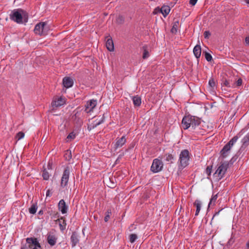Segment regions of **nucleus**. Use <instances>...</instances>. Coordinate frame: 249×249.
I'll return each mask as SVG.
<instances>
[{
  "mask_svg": "<svg viewBox=\"0 0 249 249\" xmlns=\"http://www.w3.org/2000/svg\"><path fill=\"white\" fill-rule=\"evenodd\" d=\"M245 129H242L238 134L233 137L222 148L220 151V157L224 159L226 158L230 153V150L233 145L237 142L239 138H240L245 132Z\"/></svg>",
  "mask_w": 249,
  "mask_h": 249,
  "instance_id": "nucleus-1",
  "label": "nucleus"
},
{
  "mask_svg": "<svg viewBox=\"0 0 249 249\" xmlns=\"http://www.w3.org/2000/svg\"><path fill=\"white\" fill-rule=\"evenodd\" d=\"M10 18L11 20L19 24L26 23L28 21L27 14L21 9L14 10L10 15Z\"/></svg>",
  "mask_w": 249,
  "mask_h": 249,
  "instance_id": "nucleus-2",
  "label": "nucleus"
},
{
  "mask_svg": "<svg viewBox=\"0 0 249 249\" xmlns=\"http://www.w3.org/2000/svg\"><path fill=\"white\" fill-rule=\"evenodd\" d=\"M190 152L187 149L182 150L179 155L178 160V168L182 170L189 164V161L190 159Z\"/></svg>",
  "mask_w": 249,
  "mask_h": 249,
  "instance_id": "nucleus-3",
  "label": "nucleus"
},
{
  "mask_svg": "<svg viewBox=\"0 0 249 249\" xmlns=\"http://www.w3.org/2000/svg\"><path fill=\"white\" fill-rule=\"evenodd\" d=\"M26 244L22 246L20 249H38L41 246L37 238L28 237L26 239Z\"/></svg>",
  "mask_w": 249,
  "mask_h": 249,
  "instance_id": "nucleus-4",
  "label": "nucleus"
},
{
  "mask_svg": "<svg viewBox=\"0 0 249 249\" xmlns=\"http://www.w3.org/2000/svg\"><path fill=\"white\" fill-rule=\"evenodd\" d=\"M229 166V162L228 161L221 162L220 165L215 171L213 176L218 180L221 179L225 175L227 169Z\"/></svg>",
  "mask_w": 249,
  "mask_h": 249,
  "instance_id": "nucleus-5",
  "label": "nucleus"
},
{
  "mask_svg": "<svg viewBox=\"0 0 249 249\" xmlns=\"http://www.w3.org/2000/svg\"><path fill=\"white\" fill-rule=\"evenodd\" d=\"M49 27L46 22H41L37 24L35 27L34 32L36 35L45 36L49 31Z\"/></svg>",
  "mask_w": 249,
  "mask_h": 249,
  "instance_id": "nucleus-6",
  "label": "nucleus"
},
{
  "mask_svg": "<svg viewBox=\"0 0 249 249\" xmlns=\"http://www.w3.org/2000/svg\"><path fill=\"white\" fill-rule=\"evenodd\" d=\"M163 165L162 162L160 160L155 159L153 161L151 170L153 173H158L162 170Z\"/></svg>",
  "mask_w": 249,
  "mask_h": 249,
  "instance_id": "nucleus-7",
  "label": "nucleus"
},
{
  "mask_svg": "<svg viewBox=\"0 0 249 249\" xmlns=\"http://www.w3.org/2000/svg\"><path fill=\"white\" fill-rule=\"evenodd\" d=\"M70 174V169L69 167H66L63 172L61 179V186L63 188L67 186Z\"/></svg>",
  "mask_w": 249,
  "mask_h": 249,
  "instance_id": "nucleus-8",
  "label": "nucleus"
},
{
  "mask_svg": "<svg viewBox=\"0 0 249 249\" xmlns=\"http://www.w3.org/2000/svg\"><path fill=\"white\" fill-rule=\"evenodd\" d=\"M170 11V8L169 6L167 5L162 6L161 8L157 7L153 11L154 14H156L158 12L161 13L164 17H166L167 15L169 13Z\"/></svg>",
  "mask_w": 249,
  "mask_h": 249,
  "instance_id": "nucleus-9",
  "label": "nucleus"
},
{
  "mask_svg": "<svg viewBox=\"0 0 249 249\" xmlns=\"http://www.w3.org/2000/svg\"><path fill=\"white\" fill-rule=\"evenodd\" d=\"M97 101L96 100L92 99L87 102L85 105V111L87 113H89L93 110L94 108L96 106Z\"/></svg>",
  "mask_w": 249,
  "mask_h": 249,
  "instance_id": "nucleus-10",
  "label": "nucleus"
},
{
  "mask_svg": "<svg viewBox=\"0 0 249 249\" xmlns=\"http://www.w3.org/2000/svg\"><path fill=\"white\" fill-rule=\"evenodd\" d=\"M191 115L185 116L183 118L182 120V125L184 129H187L191 127Z\"/></svg>",
  "mask_w": 249,
  "mask_h": 249,
  "instance_id": "nucleus-11",
  "label": "nucleus"
},
{
  "mask_svg": "<svg viewBox=\"0 0 249 249\" xmlns=\"http://www.w3.org/2000/svg\"><path fill=\"white\" fill-rule=\"evenodd\" d=\"M57 237L53 233L49 232L47 234V242L51 246H54L57 241Z\"/></svg>",
  "mask_w": 249,
  "mask_h": 249,
  "instance_id": "nucleus-12",
  "label": "nucleus"
},
{
  "mask_svg": "<svg viewBox=\"0 0 249 249\" xmlns=\"http://www.w3.org/2000/svg\"><path fill=\"white\" fill-rule=\"evenodd\" d=\"M65 104V98L60 97L54 100L52 103L53 107H59Z\"/></svg>",
  "mask_w": 249,
  "mask_h": 249,
  "instance_id": "nucleus-13",
  "label": "nucleus"
},
{
  "mask_svg": "<svg viewBox=\"0 0 249 249\" xmlns=\"http://www.w3.org/2000/svg\"><path fill=\"white\" fill-rule=\"evenodd\" d=\"M63 84L64 87L69 88L73 86V81L70 77H65L63 79Z\"/></svg>",
  "mask_w": 249,
  "mask_h": 249,
  "instance_id": "nucleus-14",
  "label": "nucleus"
},
{
  "mask_svg": "<svg viewBox=\"0 0 249 249\" xmlns=\"http://www.w3.org/2000/svg\"><path fill=\"white\" fill-rule=\"evenodd\" d=\"M58 209L62 214L66 213L67 211V207L66 205L65 201L61 199L59 201L58 205Z\"/></svg>",
  "mask_w": 249,
  "mask_h": 249,
  "instance_id": "nucleus-15",
  "label": "nucleus"
},
{
  "mask_svg": "<svg viewBox=\"0 0 249 249\" xmlns=\"http://www.w3.org/2000/svg\"><path fill=\"white\" fill-rule=\"evenodd\" d=\"M126 140L125 136H123L121 138L116 140V142L115 144V148L116 149L121 147L126 142Z\"/></svg>",
  "mask_w": 249,
  "mask_h": 249,
  "instance_id": "nucleus-16",
  "label": "nucleus"
},
{
  "mask_svg": "<svg viewBox=\"0 0 249 249\" xmlns=\"http://www.w3.org/2000/svg\"><path fill=\"white\" fill-rule=\"evenodd\" d=\"M71 247L72 248L75 247L77 243H78L79 239L77 234L75 232H72L71 237Z\"/></svg>",
  "mask_w": 249,
  "mask_h": 249,
  "instance_id": "nucleus-17",
  "label": "nucleus"
},
{
  "mask_svg": "<svg viewBox=\"0 0 249 249\" xmlns=\"http://www.w3.org/2000/svg\"><path fill=\"white\" fill-rule=\"evenodd\" d=\"M191 126L192 127V128H195L197 126H198L201 122V120L200 118H199L197 117L194 116H191Z\"/></svg>",
  "mask_w": 249,
  "mask_h": 249,
  "instance_id": "nucleus-18",
  "label": "nucleus"
},
{
  "mask_svg": "<svg viewBox=\"0 0 249 249\" xmlns=\"http://www.w3.org/2000/svg\"><path fill=\"white\" fill-rule=\"evenodd\" d=\"M106 47L109 51H113L114 49V44L111 38H107L106 40Z\"/></svg>",
  "mask_w": 249,
  "mask_h": 249,
  "instance_id": "nucleus-19",
  "label": "nucleus"
},
{
  "mask_svg": "<svg viewBox=\"0 0 249 249\" xmlns=\"http://www.w3.org/2000/svg\"><path fill=\"white\" fill-rule=\"evenodd\" d=\"M193 53L195 56L198 58L200 57L201 53V49L200 45H196L193 49Z\"/></svg>",
  "mask_w": 249,
  "mask_h": 249,
  "instance_id": "nucleus-20",
  "label": "nucleus"
},
{
  "mask_svg": "<svg viewBox=\"0 0 249 249\" xmlns=\"http://www.w3.org/2000/svg\"><path fill=\"white\" fill-rule=\"evenodd\" d=\"M194 205L196 206V208L195 215L197 216V215H198L199 212L201 210L202 203L200 200L197 199L194 203Z\"/></svg>",
  "mask_w": 249,
  "mask_h": 249,
  "instance_id": "nucleus-21",
  "label": "nucleus"
},
{
  "mask_svg": "<svg viewBox=\"0 0 249 249\" xmlns=\"http://www.w3.org/2000/svg\"><path fill=\"white\" fill-rule=\"evenodd\" d=\"M164 158L166 161L168 162L169 163H173V161L174 159V156L171 154H166L164 156Z\"/></svg>",
  "mask_w": 249,
  "mask_h": 249,
  "instance_id": "nucleus-22",
  "label": "nucleus"
},
{
  "mask_svg": "<svg viewBox=\"0 0 249 249\" xmlns=\"http://www.w3.org/2000/svg\"><path fill=\"white\" fill-rule=\"evenodd\" d=\"M132 100H133V104L135 106L139 107L141 105V103H142L141 98L139 96H133L132 98Z\"/></svg>",
  "mask_w": 249,
  "mask_h": 249,
  "instance_id": "nucleus-23",
  "label": "nucleus"
},
{
  "mask_svg": "<svg viewBox=\"0 0 249 249\" xmlns=\"http://www.w3.org/2000/svg\"><path fill=\"white\" fill-rule=\"evenodd\" d=\"M37 203L33 204L31 207L29 209V212L31 214H35L36 213V211L37 210Z\"/></svg>",
  "mask_w": 249,
  "mask_h": 249,
  "instance_id": "nucleus-24",
  "label": "nucleus"
},
{
  "mask_svg": "<svg viewBox=\"0 0 249 249\" xmlns=\"http://www.w3.org/2000/svg\"><path fill=\"white\" fill-rule=\"evenodd\" d=\"M242 143L245 146H248L249 144V133L243 138Z\"/></svg>",
  "mask_w": 249,
  "mask_h": 249,
  "instance_id": "nucleus-25",
  "label": "nucleus"
},
{
  "mask_svg": "<svg viewBox=\"0 0 249 249\" xmlns=\"http://www.w3.org/2000/svg\"><path fill=\"white\" fill-rule=\"evenodd\" d=\"M178 24H179L178 21H176L174 22L173 26L171 29V32L172 33H176L177 32Z\"/></svg>",
  "mask_w": 249,
  "mask_h": 249,
  "instance_id": "nucleus-26",
  "label": "nucleus"
},
{
  "mask_svg": "<svg viewBox=\"0 0 249 249\" xmlns=\"http://www.w3.org/2000/svg\"><path fill=\"white\" fill-rule=\"evenodd\" d=\"M242 84V79L238 78V80L233 84H232L231 88H235L237 87L241 86Z\"/></svg>",
  "mask_w": 249,
  "mask_h": 249,
  "instance_id": "nucleus-27",
  "label": "nucleus"
},
{
  "mask_svg": "<svg viewBox=\"0 0 249 249\" xmlns=\"http://www.w3.org/2000/svg\"><path fill=\"white\" fill-rule=\"evenodd\" d=\"M138 236L136 234H131L129 236V240L131 243H133L134 242H135Z\"/></svg>",
  "mask_w": 249,
  "mask_h": 249,
  "instance_id": "nucleus-28",
  "label": "nucleus"
},
{
  "mask_svg": "<svg viewBox=\"0 0 249 249\" xmlns=\"http://www.w3.org/2000/svg\"><path fill=\"white\" fill-rule=\"evenodd\" d=\"M64 157L66 160H70L71 159V151L69 150H67L65 152Z\"/></svg>",
  "mask_w": 249,
  "mask_h": 249,
  "instance_id": "nucleus-29",
  "label": "nucleus"
},
{
  "mask_svg": "<svg viewBox=\"0 0 249 249\" xmlns=\"http://www.w3.org/2000/svg\"><path fill=\"white\" fill-rule=\"evenodd\" d=\"M217 198V195H215L212 196V198L210 199V201L209 203V207L210 206V205L214 204L215 202L216 201V199Z\"/></svg>",
  "mask_w": 249,
  "mask_h": 249,
  "instance_id": "nucleus-30",
  "label": "nucleus"
},
{
  "mask_svg": "<svg viewBox=\"0 0 249 249\" xmlns=\"http://www.w3.org/2000/svg\"><path fill=\"white\" fill-rule=\"evenodd\" d=\"M42 177L44 180H48L50 178L49 173L46 170L43 171Z\"/></svg>",
  "mask_w": 249,
  "mask_h": 249,
  "instance_id": "nucleus-31",
  "label": "nucleus"
},
{
  "mask_svg": "<svg viewBox=\"0 0 249 249\" xmlns=\"http://www.w3.org/2000/svg\"><path fill=\"white\" fill-rule=\"evenodd\" d=\"M209 85L212 89H213L214 87H215V83L213 79H210L209 81Z\"/></svg>",
  "mask_w": 249,
  "mask_h": 249,
  "instance_id": "nucleus-32",
  "label": "nucleus"
},
{
  "mask_svg": "<svg viewBox=\"0 0 249 249\" xmlns=\"http://www.w3.org/2000/svg\"><path fill=\"white\" fill-rule=\"evenodd\" d=\"M75 138V134L73 132L70 133L67 137V141L73 140Z\"/></svg>",
  "mask_w": 249,
  "mask_h": 249,
  "instance_id": "nucleus-33",
  "label": "nucleus"
},
{
  "mask_svg": "<svg viewBox=\"0 0 249 249\" xmlns=\"http://www.w3.org/2000/svg\"><path fill=\"white\" fill-rule=\"evenodd\" d=\"M212 168V166H208L205 170V173L208 176V178H209V177L211 176Z\"/></svg>",
  "mask_w": 249,
  "mask_h": 249,
  "instance_id": "nucleus-34",
  "label": "nucleus"
},
{
  "mask_svg": "<svg viewBox=\"0 0 249 249\" xmlns=\"http://www.w3.org/2000/svg\"><path fill=\"white\" fill-rule=\"evenodd\" d=\"M24 137V133L21 131L19 132L16 135V138L18 140L22 139Z\"/></svg>",
  "mask_w": 249,
  "mask_h": 249,
  "instance_id": "nucleus-35",
  "label": "nucleus"
},
{
  "mask_svg": "<svg viewBox=\"0 0 249 249\" xmlns=\"http://www.w3.org/2000/svg\"><path fill=\"white\" fill-rule=\"evenodd\" d=\"M205 57L206 59L208 61H211L212 59V55L208 53H206L205 54Z\"/></svg>",
  "mask_w": 249,
  "mask_h": 249,
  "instance_id": "nucleus-36",
  "label": "nucleus"
},
{
  "mask_svg": "<svg viewBox=\"0 0 249 249\" xmlns=\"http://www.w3.org/2000/svg\"><path fill=\"white\" fill-rule=\"evenodd\" d=\"M110 213H111V211L108 210L107 211V214H106V215L105 216V218H104V220L105 222H107L108 220L109 217H110L109 215Z\"/></svg>",
  "mask_w": 249,
  "mask_h": 249,
  "instance_id": "nucleus-37",
  "label": "nucleus"
},
{
  "mask_svg": "<svg viewBox=\"0 0 249 249\" xmlns=\"http://www.w3.org/2000/svg\"><path fill=\"white\" fill-rule=\"evenodd\" d=\"M149 56V53L145 49H144V52L142 55V58L143 59L147 58Z\"/></svg>",
  "mask_w": 249,
  "mask_h": 249,
  "instance_id": "nucleus-38",
  "label": "nucleus"
},
{
  "mask_svg": "<svg viewBox=\"0 0 249 249\" xmlns=\"http://www.w3.org/2000/svg\"><path fill=\"white\" fill-rule=\"evenodd\" d=\"M211 36V33L208 31H206L204 33V36L205 38H208Z\"/></svg>",
  "mask_w": 249,
  "mask_h": 249,
  "instance_id": "nucleus-39",
  "label": "nucleus"
},
{
  "mask_svg": "<svg viewBox=\"0 0 249 249\" xmlns=\"http://www.w3.org/2000/svg\"><path fill=\"white\" fill-rule=\"evenodd\" d=\"M104 121V116L102 117L101 120H100L99 122H97L96 124V125H100L101 123H102Z\"/></svg>",
  "mask_w": 249,
  "mask_h": 249,
  "instance_id": "nucleus-40",
  "label": "nucleus"
},
{
  "mask_svg": "<svg viewBox=\"0 0 249 249\" xmlns=\"http://www.w3.org/2000/svg\"><path fill=\"white\" fill-rule=\"evenodd\" d=\"M197 1V0H190V3L192 5H195L196 4Z\"/></svg>",
  "mask_w": 249,
  "mask_h": 249,
  "instance_id": "nucleus-41",
  "label": "nucleus"
},
{
  "mask_svg": "<svg viewBox=\"0 0 249 249\" xmlns=\"http://www.w3.org/2000/svg\"><path fill=\"white\" fill-rule=\"evenodd\" d=\"M224 84L227 86V87H231V86L232 85H231L230 83H229V82H228V81H225L224 83Z\"/></svg>",
  "mask_w": 249,
  "mask_h": 249,
  "instance_id": "nucleus-42",
  "label": "nucleus"
},
{
  "mask_svg": "<svg viewBox=\"0 0 249 249\" xmlns=\"http://www.w3.org/2000/svg\"><path fill=\"white\" fill-rule=\"evenodd\" d=\"M245 42L247 45H249V36L246 37Z\"/></svg>",
  "mask_w": 249,
  "mask_h": 249,
  "instance_id": "nucleus-43",
  "label": "nucleus"
},
{
  "mask_svg": "<svg viewBox=\"0 0 249 249\" xmlns=\"http://www.w3.org/2000/svg\"><path fill=\"white\" fill-rule=\"evenodd\" d=\"M221 210H221L219 211H218V212H216V213H214V214L213 215V218H212V221L214 217L215 216L218 215L219 214V213L220 212Z\"/></svg>",
  "mask_w": 249,
  "mask_h": 249,
  "instance_id": "nucleus-44",
  "label": "nucleus"
},
{
  "mask_svg": "<svg viewBox=\"0 0 249 249\" xmlns=\"http://www.w3.org/2000/svg\"><path fill=\"white\" fill-rule=\"evenodd\" d=\"M59 225L61 230L63 231L65 229V227H63L61 223H59Z\"/></svg>",
  "mask_w": 249,
  "mask_h": 249,
  "instance_id": "nucleus-45",
  "label": "nucleus"
},
{
  "mask_svg": "<svg viewBox=\"0 0 249 249\" xmlns=\"http://www.w3.org/2000/svg\"><path fill=\"white\" fill-rule=\"evenodd\" d=\"M43 211H42V210H40V211L38 212V214L39 215H41V214H43Z\"/></svg>",
  "mask_w": 249,
  "mask_h": 249,
  "instance_id": "nucleus-46",
  "label": "nucleus"
},
{
  "mask_svg": "<svg viewBox=\"0 0 249 249\" xmlns=\"http://www.w3.org/2000/svg\"><path fill=\"white\" fill-rule=\"evenodd\" d=\"M50 195V191L49 190H48L46 192V196H49Z\"/></svg>",
  "mask_w": 249,
  "mask_h": 249,
  "instance_id": "nucleus-47",
  "label": "nucleus"
},
{
  "mask_svg": "<svg viewBox=\"0 0 249 249\" xmlns=\"http://www.w3.org/2000/svg\"><path fill=\"white\" fill-rule=\"evenodd\" d=\"M246 2H247V3L249 4V0H247Z\"/></svg>",
  "mask_w": 249,
  "mask_h": 249,
  "instance_id": "nucleus-48",
  "label": "nucleus"
}]
</instances>
